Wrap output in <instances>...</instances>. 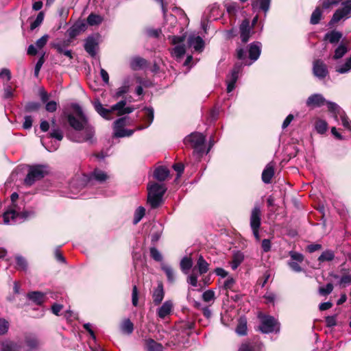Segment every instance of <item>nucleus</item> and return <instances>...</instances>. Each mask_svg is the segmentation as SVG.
Wrapping results in <instances>:
<instances>
[{
	"mask_svg": "<svg viewBox=\"0 0 351 351\" xmlns=\"http://www.w3.org/2000/svg\"><path fill=\"white\" fill-rule=\"evenodd\" d=\"M207 263L203 257L197 252L190 253L189 255L184 256L180 263Z\"/></svg>",
	"mask_w": 351,
	"mask_h": 351,
	"instance_id": "a878e982",
	"label": "nucleus"
},
{
	"mask_svg": "<svg viewBox=\"0 0 351 351\" xmlns=\"http://www.w3.org/2000/svg\"><path fill=\"white\" fill-rule=\"evenodd\" d=\"M225 7L230 15H234L239 9V6L235 2H227L225 3Z\"/></svg>",
	"mask_w": 351,
	"mask_h": 351,
	"instance_id": "49530a36",
	"label": "nucleus"
},
{
	"mask_svg": "<svg viewBox=\"0 0 351 351\" xmlns=\"http://www.w3.org/2000/svg\"><path fill=\"white\" fill-rule=\"evenodd\" d=\"M134 132L133 130H128L124 128H114V136L120 138V137H125L130 136Z\"/></svg>",
	"mask_w": 351,
	"mask_h": 351,
	"instance_id": "a19ab883",
	"label": "nucleus"
},
{
	"mask_svg": "<svg viewBox=\"0 0 351 351\" xmlns=\"http://www.w3.org/2000/svg\"><path fill=\"white\" fill-rule=\"evenodd\" d=\"M103 18L98 14H90L87 18V23L90 25H97L101 23Z\"/></svg>",
	"mask_w": 351,
	"mask_h": 351,
	"instance_id": "37998d69",
	"label": "nucleus"
},
{
	"mask_svg": "<svg viewBox=\"0 0 351 351\" xmlns=\"http://www.w3.org/2000/svg\"><path fill=\"white\" fill-rule=\"evenodd\" d=\"M315 128L317 133L324 134L328 130V123L326 121L318 119L315 121Z\"/></svg>",
	"mask_w": 351,
	"mask_h": 351,
	"instance_id": "79ce46f5",
	"label": "nucleus"
},
{
	"mask_svg": "<svg viewBox=\"0 0 351 351\" xmlns=\"http://www.w3.org/2000/svg\"><path fill=\"white\" fill-rule=\"evenodd\" d=\"M173 307V304L171 301L165 302L162 305L158 308L157 314L160 318L164 319L170 314Z\"/></svg>",
	"mask_w": 351,
	"mask_h": 351,
	"instance_id": "c85d7f7f",
	"label": "nucleus"
},
{
	"mask_svg": "<svg viewBox=\"0 0 351 351\" xmlns=\"http://www.w3.org/2000/svg\"><path fill=\"white\" fill-rule=\"evenodd\" d=\"M71 108L72 112L64 111L62 114V118L66 119L73 130L68 132L67 138L75 143H93L95 130L88 123L82 108L77 104H73Z\"/></svg>",
	"mask_w": 351,
	"mask_h": 351,
	"instance_id": "f257e3e1",
	"label": "nucleus"
},
{
	"mask_svg": "<svg viewBox=\"0 0 351 351\" xmlns=\"http://www.w3.org/2000/svg\"><path fill=\"white\" fill-rule=\"evenodd\" d=\"M262 44L260 42L256 41L252 43L249 46V58L247 57V51L243 48H238L237 49V57L239 60H241L240 64L244 65H250L254 62L258 60L261 53Z\"/></svg>",
	"mask_w": 351,
	"mask_h": 351,
	"instance_id": "20e7f679",
	"label": "nucleus"
},
{
	"mask_svg": "<svg viewBox=\"0 0 351 351\" xmlns=\"http://www.w3.org/2000/svg\"><path fill=\"white\" fill-rule=\"evenodd\" d=\"M235 284V280L233 278H228L225 280L223 283V288L226 290H230L232 289L234 285Z\"/></svg>",
	"mask_w": 351,
	"mask_h": 351,
	"instance_id": "69168bd1",
	"label": "nucleus"
},
{
	"mask_svg": "<svg viewBox=\"0 0 351 351\" xmlns=\"http://www.w3.org/2000/svg\"><path fill=\"white\" fill-rule=\"evenodd\" d=\"M146 60L141 57H134L130 60V66L133 70H138L146 65Z\"/></svg>",
	"mask_w": 351,
	"mask_h": 351,
	"instance_id": "72a5a7b5",
	"label": "nucleus"
},
{
	"mask_svg": "<svg viewBox=\"0 0 351 351\" xmlns=\"http://www.w3.org/2000/svg\"><path fill=\"white\" fill-rule=\"evenodd\" d=\"M271 276V274L269 271H266L263 276L261 278H259L257 280V283L261 285L262 287H263L265 284L267 282L268 280L269 279Z\"/></svg>",
	"mask_w": 351,
	"mask_h": 351,
	"instance_id": "4d7b16f0",
	"label": "nucleus"
},
{
	"mask_svg": "<svg viewBox=\"0 0 351 351\" xmlns=\"http://www.w3.org/2000/svg\"><path fill=\"white\" fill-rule=\"evenodd\" d=\"M132 302L133 306H137L138 303V289L136 285H134L132 287Z\"/></svg>",
	"mask_w": 351,
	"mask_h": 351,
	"instance_id": "bf43d9fd",
	"label": "nucleus"
},
{
	"mask_svg": "<svg viewBox=\"0 0 351 351\" xmlns=\"http://www.w3.org/2000/svg\"><path fill=\"white\" fill-rule=\"evenodd\" d=\"M47 172V167L45 165L30 167L24 182L27 186H32L36 181L44 178Z\"/></svg>",
	"mask_w": 351,
	"mask_h": 351,
	"instance_id": "0eeeda50",
	"label": "nucleus"
},
{
	"mask_svg": "<svg viewBox=\"0 0 351 351\" xmlns=\"http://www.w3.org/2000/svg\"><path fill=\"white\" fill-rule=\"evenodd\" d=\"M241 39L243 43H247L251 34L253 33V28L250 26V21L247 19L243 21L239 27Z\"/></svg>",
	"mask_w": 351,
	"mask_h": 351,
	"instance_id": "f3484780",
	"label": "nucleus"
},
{
	"mask_svg": "<svg viewBox=\"0 0 351 351\" xmlns=\"http://www.w3.org/2000/svg\"><path fill=\"white\" fill-rule=\"evenodd\" d=\"M322 16V11L319 8H317L312 13L311 17V23L315 25L319 22Z\"/></svg>",
	"mask_w": 351,
	"mask_h": 351,
	"instance_id": "09e8293b",
	"label": "nucleus"
},
{
	"mask_svg": "<svg viewBox=\"0 0 351 351\" xmlns=\"http://www.w3.org/2000/svg\"><path fill=\"white\" fill-rule=\"evenodd\" d=\"M49 38V35L45 34L41 38L38 39L35 43V45H30L28 48L27 53L29 56H35L37 53V49H41L47 44Z\"/></svg>",
	"mask_w": 351,
	"mask_h": 351,
	"instance_id": "a211bd4d",
	"label": "nucleus"
},
{
	"mask_svg": "<svg viewBox=\"0 0 351 351\" xmlns=\"http://www.w3.org/2000/svg\"><path fill=\"white\" fill-rule=\"evenodd\" d=\"M162 270L165 273L168 282L173 283L176 280V277L173 268L169 265H162Z\"/></svg>",
	"mask_w": 351,
	"mask_h": 351,
	"instance_id": "e433bc0d",
	"label": "nucleus"
},
{
	"mask_svg": "<svg viewBox=\"0 0 351 351\" xmlns=\"http://www.w3.org/2000/svg\"><path fill=\"white\" fill-rule=\"evenodd\" d=\"M348 47L344 44H340L335 50L334 55L332 56V59L337 60L341 58L347 52Z\"/></svg>",
	"mask_w": 351,
	"mask_h": 351,
	"instance_id": "c9c22d12",
	"label": "nucleus"
},
{
	"mask_svg": "<svg viewBox=\"0 0 351 351\" xmlns=\"http://www.w3.org/2000/svg\"><path fill=\"white\" fill-rule=\"evenodd\" d=\"M263 344L258 338L246 341L241 343L239 351H261Z\"/></svg>",
	"mask_w": 351,
	"mask_h": 351,
	"instance_id": "2eb2a0df",
	"label": "nucleus"
},
{
	"mask_svg": "<svg viewBox=\"0 0 351 351\" xmlns=\"http://www.w3.org/2000/svg\"><path fill=\"white\" fill-rule=\"evenodd\" d=\"M340 285H343L345 287L346 285L351 284V275L345 274L343 275L340 279Z\"/></svg>",
	"mask_w": 351,
	"mask_h": 351,
	"instance_id": "774afa93",
	"label": "nucleus"
},
{
	"mask_svg": "<svg viewBox=\"0 0 351 351\" xmlns=\"http://www.w3.org/2000/svg\"><path fill=\"white\" fill-rule=\"evenodd\" d=\"M335 257L334 252L332 250H326L318 258V260L321 262L331 261Z\"/></svg>",
	"mask_w": 351,
	"mask_h": 351,
	"instance_id": "a18cd8bd",
	"label": "nucleus"
},
{
	"mask_svg": "<svg viewBox=\"0 0 351 351\" xmlns=\"http://www.w3.org/2000/svg\"><path fill=\"white\" fill-rule=\"evenodd\" d=\"M122 332L127 335H131L134 331V324L130 319H124L120 325Z\"/></svg>",
	"mask_w": 351,
	"mask_h": 351,
	"instance_id": "7c9ffc66",
	"label": "nucleus"
},
{
	"mask_svg": "<svg viewBox=\"0 0 351 351\" xmlns=\"http://www.w3.org/2000/svg\"><path fill=\"white\" fill-rule=\"evenodd\" d=\"M202 299L206 302H209L211 300L215 299V292L214 291L209 289L204 291L202 294Z\"/></svg>",
	"mask_w": 351,
	"mask_h": 351,
	"instance_id": "6e6d98bb",
	"label": "nucleus"
},
{
	"mask_svg": "<svg viewBox=\"0 0 351 351\" xmlns=\"http://www.w3.org/2000/svg\"><path fill=\"white\" fill-rule=\"evenodd\" d=\"M84 28H85V24H84V23L75 24L71 29L70 34H72V35H75L76 34H77L80 31L84 30Z\"/></svg>",
	"mask_w": 351,
	"mask_h": 351,
	"instance_id": "680f3d73",
	"label": "nucleus"
},
{
	"mask_svg": "<svg viewBox=\"0 0 351 351\" xmlns=\"http://www.w3.org/2000/svg\"><path fill=\"white\" fill-rule=\"evenodd\" d=\"M147 202L152 208H158L162 202V197L166 192V187L163 184L152 183L147 186Z\"/></svg>",
	"mask_w": 351,
	"mask_h": 351,
	"instance_id": "39448f33",
	"label": "nucleus"
},
{
	"mask_svg": "<svg viewBox=\"0 0 351 351\" xmlns=\"http://www.w3.org/2000/svg\"><path fill=\"white\" fill-rule=\"evenodd\" d=\"M188 45L198 52L202 51L204 48V41L199 36L190 35L188 38Z\"/></svg>",
	"mask_w": 351,
	"mask_h": 351,
	"instance_id": "6ab92c4d",
	"label": "nucleus"
},
{
	"mask_svg": "<svg viewBox=\"0 0 351 351\" xmlns=\"http://www.w3.org/2000/svg\"><path fill=\"white\" fill-rule=\"evenodd\" d=\"M313 73L316 77L323 80L328 75V66L322 60H315L313 63Z\"/></svg>",
	"mask_w": 351,
	"mask_h": 351,
	"instance_id": "4468645a",
	"label": "nucleus"
},
{
	"mask_svg": "<svg viewBox=\"0 0 351 351\" xmlns=\"http://www.w3.org/2000/svg\"><path fill=\"white\" fill-rule=\"evenodd\" d=\"M69 45V41L64 40L63 42L53 44V47L57 50V51L59 53L63 54L69 58L71 59L73 58L72 52L71 50L66 49Z\"/></svg>",
	"mask_w": 351,
	"mask_h": 351,
	"instance_id": "393cba45",
	"label": "nucleus"
},
{
	"mask_svg": "<svg viewBox=\"0 0 351 351\" xmlns=\"http://www.w3.org/2000/svg\"><path fill=\"white\" fill-rule=\"evenodd\" d=\"M168 39L170 43L175 45V47L171 50V55L173 58L177 60L181 58L186 52V48L183 42L185 40V35L182 36H171L170 34H167Z\"/></svg>",
	"mask_w": 351,
	"mask_h": 351,
	"instance_id": "1a4fd4ad",
	"label": "nucleus"
},
{
	"mask_svg": "<svg viewBox=\"0 0 351 351\" xmlns=\"http://www.w3.org/2000/svg\"><path fill=\"white\" fill-rule=\"evenodd\" d=\"M145 346L147 351H163L162 345L152 339L146 340Z\"/></svg>",
	"mask_w": 351,
	"mask_h": 351,
	"instance_id": "2f4dec72",
	"label": "nucleus"
},
{
	"mask_svg": "<svg viewBox=\"0 0 351 351\" xmlns=\"http://www.w3.org/2000/svg\"><path fill=\"white\" fill-rule=\"evenodd\" d=\"M338 314L336 313L334 315H329L325 317L326 326L327 328H332L337 325V317Z\"/></svg>",
	"mask_w": 351,
	"mask_h": 351,
	"instance_id": "de8ad7c7",
	"label": "nucleus"
},
{
	"mask_svg": "<svg viewBox=\"0 0 351 351\" xmlns=\"http://www.w3.org/2000/svg\"><path fill=\"white\" fill-rule=\"evenodd\" d=\"M150 254L155 261L160 262L162 261V255L157 249L154 247L151 248Z\"/></svg>",
	"mask_w": 351,
	"mask_h": 351,
	"instance_id": "052dcab7",
	"label": "nucleus"
},
{
	"mask_svg": "<svg viewBox=\"0 0 351 351\" xmlns=\"http://www.w3.org/2000/svg\"><path fill=\"white\" fill-rule=\"evenodd\" d=\"M130 86V84L129 79L125 80L122 86L117 88V90H116L114 95V97L118 99L124 94L127 93L129 91Z\"/></svg>",
	"mask_w": 351,
	"mask_h": 351,
	"instance_id": "f704fd0d",
	"label": "nucleus"
},
{
	"mask_svg": "<svg viewBox=\"0 0 351 351\" xmlns=\"http://www.w3.org/2000/svg\"><path fill=\"white\" fill-rule=\"evenodd\" d=\"M142 111L144 113L143 121L145 122H146L147 124L145 125L138 126L136 128L137 130H141L148 128L152 124V123L153 122V120H154V113L153 108L145 107L142 110Z\"/></svg>",
	"mask_w": 351,
	"mask_h": 351,
	"instance_id": "4be33fe9",
	"label": "nucleus"
},
{
	"mask_svg": "<svg viewBox=\"0 0 351 351\" xmlns=\"http://www.w3.org/2000/svg\"><path fill=\"white\" fill-rule=\"evenodd\" d=\"M274 175V164L268 163L262 173V180L265 184H269Z\"/></svg>",
	"mask_w": 351,
	"mask_h": 351,
	"instance_id": "b1692460",
	"label": "nucleus"
},
{
	"mask_svg": "<svg viewBox=\"0 0 351 351\" xmlns=\"http://www.w3.org/2000/svg\"><path fill=\"white\" fill-rule=\"evenodd\" d=\"M108 178V175L104 171L96 169L90 176L83 175V183L80 184V186H84L85 184L92 185L94 181L101 183L105 182Z\"/></svg>",
	"mask_w": 351,
	"mask_h": 351,
	"instance_id": "9d476101",
	"label": "nucleus"
},
{
	"mask_svg": "<svg viewBox=\"0 0 351 351\" xmlns=\"http://www.w3.org/2000/svg\"><path fill=\"white\" fill-rule=\"evenodd\" d=\"M50 136L59 141L63 138L62 132L59 128H52Z\"/></svg>",
	"mask_w": 351,
	"mask_h": 351,
	"instance_id": "13d9d810",
	"label": "nucleus"
},
{
	"mask_svg": "<svg viewBox=\"0 0 351 351\" xmlns=\"http://www.w3.org/2000/svg\"><path fill=\"white\" fill-rule=\"evenodd\" d=\"M333 290V285L328 283L325 287H321L319 289V293L322 295H327L330 294Z\"/></svg>",
	"mask_w": 351,
	"mask_h": 351,
	"instance_id": "3c124183",
	"label": "nucleus"
},
{
	"mask_svg": "<svg viewBox=\"0 0 351 351\" xmlns=\"http://www.w3.org/2000/svg\"><path fill=\"white\" fill-rule=\"evenodd\" d=\"M343 8L338 9L334 13L330 23L335 24L344 18L351 16V0H346L342 3Z\"/></svg>",
	"mask_w": 351,
	"mask_h": 351,
	"instance_id": "f8f14e48",
	"label": "nucleus"
},
{
	"mask_svg": "<svg viewBox=\"0 0 351 351\" xmlns=\"http://www.w3.org/2000/svg\"><path fill=\"white\" fill-rule=\"evenodd\" d=\"M10 197L12 203H14V202L18 199L19 195L16 193H13ZM29 216V212H19L14 204H13L10 208L6 210L3 215V221L5 224L21 223Z\"/></svg>",
	"mask_w": 351,
	"mask_h": 351,
	"instance_id": "f03ea898",
	"label": "nucleus"
},
{
	"mask_svg": "<svg viewBox=\"0 0 351 351\" xmlns=\"http://www.w3.org/2000/svg\"><path fill=\"white\" fill-rule=\"evenodd\" d=\"M244 260V255L241 252H237L234 254L232 263H241Z\"/></svg>",
	"mask_w": 351,
	"mask_h": 351,
	"instance_id": "0e129e2a",
	"label": "nucleus"
},
{
	"mask_svg": "<svg viewBox=\"0 0 351 351\" xmlns=\"http://www.w3.org/2000/svg\"><path fill=\"white\" fill-rule=\"evenodd\" d=\"M126 101L121 100L113 105L110 109L105 108L101 103L97 100L94 102V107L95 110L104 118L106 119H110V114L112 111H117L118 115H123L125 114L131 113L134 108L132 107H125Z\"/></svg>",
	"mask_w": 351,
	"mask_h": 351,
	"instance_id": "7ed1b4c3",
	"label": "nucleus"
},
{
	"mask_svg": "<svg viewBox=\"0 0 351 351\" xmlns=\"http://www.w3.org/2000/svg\"><path fill=\"white\" fill-rule=\"evenodd\" d=\"M169 175V171L165 167H159L156 168L154 173V177L159 180L164 181Z\"/></svg>",
	"mask_w": 351,
	"mask_h": 351,
	"instance_id": "c756f323",
	"label": "nucleus"
},
{
	"mask_svg": "<svg viewBox=\"0 0 351 351\" xmlns=\"http://www.w3.org/2000/svg\"><path fill=\"white\" fill-rule=\"evenodd\" d=\"M145 214V208L143 206L138 207L134 212L133 223L137 224L144 217Z\"/></svg>",
	"mask_w": 351,
	"mask_h": 351,
	"instance_id": "c03bdc74",
	"label": "nucleus"
},
{
	"mask_svg": "<svg viewBox=\"0 0 351 351\" xmlns=\"http://www.w3.org/2000/svg\"><path fill=\"white\" fill-rule=\"evenodd\" d=\"M205 140L206 137L202 133L193 132L185 138L184 142L191 145L194 154L202 156L205 152Z\"/></svg>",
	"mask_w": 351,
	"mask_h": 351,
	"instance_id": "423d86ee",
	"label": "nucleus"
},
{
	"mask_svg": "<svg viewBox=\"0 0 351 351\" xmlns=\"http://www.w3.org/2000/svg\"><path fill=\"white\" fill-rule=\"evenodd\" d=\"M239 1L242 3H245L247 0H239ZM270 2H271V0H255L252 3V6L254 8H255L258 5L260 9H261L266 13L269 9Z\"/></svg>",
	"mask_w": 351,
	"mask_h": 351,
	"instance_id": "473e14b6",
	"label": "nucleus"
},
{
	"mask_svg": "<svg viewBox=\"0 0 351 351\" xmlns=\"http://www.w3.org/2000/svg\"><path fill=\"white\" fill-rule=\"evenodd\" d=\"M165 296V291H164V287L163 284L162 282H159L158 283V286L156 288L154 289L153 294H152V298H153V302L154 305L158 306L159 305Z\"/></svg>",
	"mask_w": 351,
	"mask_h": 351,
	"instance_id": "5701e85b",
	"label": "nucleus"
},
{
	"mask_svg": "<svg viewBox=\"0 0 351 351\" xmlns=\"http://www.w3.org/2000/svg\"><path fill=\"white\" fill-rule=\"evenodd\" d=\"M335 72L339 74H346L351 72V56L344 62L338 63L335 67Z\"/></svg>",
	"mask_w": 351,
	"mask_h": 351,
	"instance_id": "bb28decb",
	"label": "nucleus"
},
{
	"mask_svg": "<svg viewBox=\"0 0 351 351\" xmlns=\"http://www.w3.org/2000/svg\"><path fill=\"white\" fill-rule=\"evenodd\" d=\"M26 344L31 348H35L38 345V341L36 338L27 337L25 339Z\"/></svg>",
	"mask_w": 351,
	"mask_h": 351,
	"instance_id": "e2e57ef3",
	"label": "nucleus"
},
{
	"mask_svg": "<svg viewBox=\"0 0 351 351\" xmlns=\"http://www.w3.org/2000/svg\"><path fill=\"white\" fill-rule=\"evenodd\" d=\"M178 30L176 17L171 14L167 18V22L163 26L165 34H175Z\"/></svg>",
	"mask_w": 351,
	"mask_h": 351,
	"instance_id": "412c9836",
	"label": "nucleus"
},
{
	"mask_svg": "<svg viewBox=\"0 0 351 351\" xmlns=\"http://www.w3.org/2000/svg\"><path fill=\"white\" fill-rule=\"evenodd\" d=\"M21 346L14 341H5L1 344L2 351H20Z\"/></svg>",
	"mask_w": 351,
	"mask_h": 351,
	"instance_id": "4c0bfd02",
	"label": "nucleus"
},
{
	"mask_svg": "<svg viewBox=\"0 0 351 351\" xmlns=\"http://www.w3.org/2000/svg\"><path fill=\"white\" fill-rule=\"evenodd\" d=\"M258 330L263 334L278 332L280 330V324L273 316L263 315L261 317Z\"/></svg>",
	"mask_w": 351,
	"mask_h": 351,
	"instance_id": "6e6552de",
	"label": "nucleus"
},
{
	"mask_svg": "<svg viewBox=\"0 0 351 351\" xmlns=\"http://www.w3.org/2000/svg\"><path fill=\"white\" fill-rule=\"evenodd\" d=\"M325 104H326L328 109L330 112L335 114L339 112L340 108L336 103L330 101H326Z\"/></svg>",
	"mask_w": 351,
	"mask_h": 351,
	"instance_id": "864d4df0",
	"label": "nucleus"
},
{
	"mask_svg": "<svg viewBox=\"0 0 351 351\" xmlns=\"http://www.w3.org/2000/svg\"><path fill=\"white\" fill-rule=\"evenodd\" d=\"M342 37V34L337 31H331L325 35V39L330 43H337Z\"/></svg>",
	"mask_w": 351,
	"mask_h": 351,
	"instance_id": "58836bf2",
	"label": "nucleus"
},
{
	"mask_svg": "<svg viewBox=\"0 0 351 351\" xmlns=\"http://www.w3.org/2000/svg\"><path fill=\"white\" fill-rule=\"evenodd\" d=\"M45 53H43L42 56L40 57L38 60L37 61L35 68H34V75L36 77L38 76L39 72L40 71V69L42 66L43 65L45 62Z\"/></svg>",
	"mask_w": 351,
	"mask_h": 351,
	"instance_id": "5fc2aeb1",
	"label": "nucleus"
},
{
	"mask_svg": "<svg viewBox=\"0 0 351 351\" xmlns=\"http://www.w3.org/2000/svg\"><path fill=\"white\" fill-rule=\"evenodd\" d=\"M341 120L343 127L351 130V121L349 120L348 117L345 114H342L341 115Z\"/></svg>",
	"mask_w": 351,
	"mask_h": 351,
	"instance_id": "338daca9",
	"label": "nucleus"
},
{
	"mask_svg": "<svg viewBox=\"0 0 351 351\" xmlns=\"http://www.w3.org/2000/svg\"><path fill=\"white\" fill-rule=\"evenodd\" d=\"M247 321L245 318H241L236 328V332L241 336L247 335Z\"/></svg>",
	"mask_w": 351,
	"mask_h": 351,
	"instance_id": "ea45409f",
	"label": "nucleus"
},
{
	"mask_svg": "<svg viewBox=\"0 0 351 351\" xmlns=\"http://www.w3.org/2000/svg\"><path fill=\"white\" fill-rule=\"evenodd\" d=\"M9 329V322L3 318H0V336L7 333Z\"/></svg>",
	"mask_w": 351,
	"mask_h": 351,
	"instance_id": "603ef678",
	"label": "nucleus"
},
{
	"mask_svg": "<svg viewBox=\"0 0 351 351\" xmlns=\"http://www.w3.org/2000/svg\"><path fill=\"white\" fill-rule=\"evenodd\" d=\"M326 99L322 94L315 93L311 95L306 101V106L312 108H319L325 104Z\"/></svg>",
	"mask_w": 351,
	"mask_h": 351,
	"instance_id": "dca6fc26",
	"label": "nucleus"
},
{
	"mask_svg": "<svg viewBox=\"0 0 351 351\" xmlns=\"http://www.w3.org/2000/svg\"><path fill=\"white\" fill-rule=\"evenodd\" d=\"M243 64L240 62H237L230 73L227 76L226 84H227V92H232L234 88L237 81L239 78V73L242 71Z\"/></svg>",
	"mask_w": 351,
	"mask_h": 351,
	"instance_id": "ddd939ff",
	"label": "nucleus"
},
{
	"mask_svg": "<svg viewBox=\"0 0 351 351\" xmlns=\"http://www.w3.org/2000/svg\"><path fill=\"white\" fill-rule=\"evenodd\" d=\"M261 211L258 206H255L251 212L250 215V227L252 230L253 234L256 239H260L258 230L261 226Z\"/></svg>",
	"mask_w": 351,
	"mask_h": 351,
	"instance_id": "9b49d317",
	"label": "nucleus"
},
{
	"mask_svg": "<svg viewBox=\"0 0 351 351\" xmlns=\"http://www.w3.org/2000/svg\"><path fill=\"white\" fill-rule=\"evenodd\" d=\"M97 47V43L95 38L90 36L86 40L84 49L86 51L93 57L96 54Z\"/></svg>",
	"mask_w": 351,
	"mask_h": 351,
	"instance_id": "cd10ccee",
	"label": "nucleus"
},
{
	"mask_svg": "<svg viewBox=\"0 0 351 351\" xmlns=\"http://www.w3.org/2000/svg\"><path fill=\"white\" fill-rule=\"evenodd\" d=\"M44 19V13L43 12H40L37 15L36 19L34 22L31 23L30 28L31 29H34L37 27H38Z\"/></svg>",
	"mask_w": 351,
	"mask_h": 351,
	"instance_id": "8fccbe9b",
	"label": "nucleus"
},
{
	"mask_svg": "<svg viewBox=\"0 0 351 351\" xmlns=\"http://www.w3.org/2000/svg\"><path fill=\"white\" fill-rule=\"evenodd\" d=\"M27 298L36 305L41 306L46 301V295L44 293L39 291H29L27 294Z\"/></svg>",
	"mask_w": 351,
	"mask_h": 351,
	"instance_id": "aec40b11",
	"label": "nucleus"
}]
</instances>
